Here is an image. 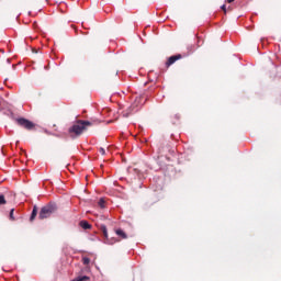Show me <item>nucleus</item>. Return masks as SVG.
I'll list each match as a JSON object with an SVG mask.
<instances>
[{"mask_svg":"<svg viewBox=\"0 0 281 281\" xmlns=\"http://www.w3.org/2000/svg\"><path fill=\"white\" fill-rule=\"evenodd\" d=\"M87 126H91V122L79 120L69 127L68 133L72 138L80 137L87 131Z\"/></svg>","mask_w":281,"mask_h":281,"instance_id":"nucleus-1","label":"nucleus"},{"mask_svg":"<svg viewBox=\"0 0 281 281\" xmlns=\"http://www.w3.org/2000/svg\"><path fill=\"white\" fill-rule=\"evenodd\" d=\"M57 210H58V206H56L55 203H48L47 205L41 209L38 218H41V221L45 218H49L52 214H56Z\"/></svg>","mask_w":281,"mask_h":281,"instance_id":"nucleus-2","label":"nucleus"},{"mask_svg":"<svg viewBox=\"0 0 281 281\" xmlns=\"http://www.w3.org/2000/svg\"><path fill=\"white\" fill-rule=\"evenodd\" d=\"M16 123L19 124V126L26 128V131H32V128H34V123H32L27 119H18Z\"/></svg>","mask_w":281,"mask_h":281,"instance_id":"nucleus-3","label":"nucleus"},{"mask_svg":"<svg viewBox=\"0 0 281 281\" xmlns=\"http://www.w3.org/2000/svg\"><path fill=\"white\" fill-rule=\"evenodd\" d=\"M100 231L102 233V236L104 238V243L105 245H113L115 243V240H109V231L106 229V226L105 225H101L100 226Z\"/></svg>","mask_w":281,"mask_h":281,"instance_id":"nucleus-4","label":"nucleus"},{"mask_svg":"<svg viewBox=\"0 0 281 281\" xmlns=\"http://www.w3.org/2000/svg\"><path fill=\"white\" fill-rule=\"evenodd\" d=\"M179 58H181V55H175L169 57L168 61H167V66L170 67V65H175V63H177V60H179Z\"/></svg>","mask_w":281,"mask_h":281,"instance_id":"nucleus-5","label":"nucleus"},{"mask_svg":"<svg viewBox=\"0 0 281 281\" xmlns=\"http://www.w3.org/2000/svg\"><path fill=\"white\" fill-rule=\"evenodd\" d=\"M79 225H80V227H82V229H91V224H89V222L88 221H81L80 223H79Z\"/></svg>","mask_w":281,"mask_h":281,"instance_id":"nucleus-6","label":"nucleus"},{"mask_svg":"<svg viewBox=\"0 0 281 281\" xmlns=\"http://www.w3.org/2000/svg\"><path fill=\"white\" fill-rule=\"evenodd\" d=\"M98 205L101 210H104V207H106V200L104 198H100Z\"/></svg>","mask_w":281,"mask_h":281,"instance_id":"nucleus-7","label":"nucleus"},{"mask_svg":"<svg viewBox=\"0 0 281 281\" xmlns=\"http://www.w3.org/2000/svg\"><path fill=\"white\" fill-rule=\"evenodd\" d=\"M116 235L121 236L122 238H126V233H124L122 229H116Z\"/></svg>","mask_w":281,"mask_h":281,"instance_id":"nucleus-8","label":"nucleus"},{"mask_svg":"<svg viewBox=\"0 0 281 281\" xmlns=\"http://www.w3.org/2000/svg\"><path fill=\"white\" fill-rule=\"evenodd\" d=\"M36 214H37L36 207H34L31 214V221H34V218H36Z\"/></svg>","mask_w":281,"mask_h":281,"instance_id":"nucleus-9","label":"nucleus"},{"mask_svg":"<svg viewBox=\"0 0 281 281\" xmlns=\"http://www.w3.org/2000/svg\"><path fill=\"white\" fill-rule=\"evenodd\" d=\"M82 262L83 265H89V262H91V259H89V257H83Z\"/></svg>","mask_w":281,"mask_h":281,"instance_id":"nucleus-10","label":"nucleus"},{"mask_svg":"<svg viewBox=\"0 0 281 281\" xmlns=\"http://www.w3.org/2000/svg\"><path fill=\"white\" fill-rule=\"evenodd\" d=\"M0 205H5V196L0 195Z\"/></svg>","mask_w":281,"mask_h":281,"instance_id":"nucleus-11","label":"nucleus"},{"mask_svg":"<svg viewBox=\"0 0 281 281\" xmlns=\"http://www.w3.org/2000/svg\"><path fill=\"white\" fill-rule=\"evenodd\" d=\"M9 217H10V221H14V209H12V210L10 211Z\"/></svg>","mask_w":281,"mask_h":281,"instance_id":"nucleus-12","label":"nucleus"},{"mask_svg":"<svg viewBox=\"0 0 281 281\" xmlns=\"http://www.w3.org/2000/svg\"><path fill=\"white\" fill-rule=\"evenodd\" d=\"M100 153H101V155H105V150H104V148H100Z\"/></svg>","mask_w":281,"mask_h":281,"instance_id":"nucleus-13","label":"nucleus"},{"mask_svg":"<svg viewBox=\"0 0 281 281\" xmlns=\"http://www.w3.org/2000/svg\"><path fill=\"white\" fill-rule=\"evenodd\" d=\"M222 10H224V12H226V10H225V4L222 5Z\"/></svg>","mask_w":281,"mask_h":281,"instance_id":"nucleus-14","label":"nucleus"},{"mask_svg":"<svg viewBox=\"0 0 281 281\" xmlns=\"http://www.w3.org/2000/svg\"><path fill=\"white\" fill-rule=\"evenodd\" d=\"M228 3H234V0H227Z\"/></svg>","mask_w":281,"mask_h":281,"instance_id":"nucleus-15","label":"nucleus"},{"mask_svg":"<svg viewBox=\"0 0 281 281\" xmlns=\"http://www.w3.org/2000/svg\"><path fill=\"white\" fill-rule=\"evenodd\" d=\"M125 117H128V113L123 114Z\"/></svg>","mask_w":281,"mask_h":281,"instance_id":"nucleus-16","label":"nucleus"}]
</instances>
